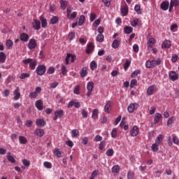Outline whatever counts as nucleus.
<instances>
[{"label": "nucleus", "instance_id": "f257e3e1", "mask_svg": "<svg viewBox=\"0 0 179 179\" xmlns=\"http://www.w3.org/2000/svg\"><path fill=\"white\" fill-rule=\"evenodd\" d=\"M22 64L24 65L29 64V67L31 69V71H34L36 69V66H37V59L27 58L22 60Z\"/></svg>", "mask_w": 179, "mask_h": 179}, {"label": "nucleus", "instance_id": "f03ea898", "mask_svg": "<svg viewBox=\"0 0 179 179\" xmlns=\"http://www.w3.org/2000/svg\"><path fill=\"white\" fill-rule=\"evenodd\" d=\"M45 71H47V68L44 65H39L36 69V72L39 76H43L45 73Z\"/></svg>", "mask_w": 179, "mask_h": 179}, {"label": "nucleus", "instance_id": "7ed1b4c3", "mask_svg": "<svg viewBox=\"0 0 179 179\" xmlns=\"http://www.w3.org/2000/svg\"><path fill=\"white\" fill-rule=\"evenodd\" d=\"M139 107V103L135 102L133 103H130L127 107V111L130 114H132L135 110H138V108Z\"/></svg>", "mask_w": 179, "mask_h": 179}, {"label": "nucleus", "instance_id": "20e7f679", "mask_svg": "<svg viewBox=\"0 0 179 179\" xmlns=\"http://www.w3.org/2000/svg\"><path fill=\"white\" fill-rule=\"evenodd\" d=\"M169 80L172 82H176V80H178V73L177 72L172 71L169 72Z\"/></svg>", "mask_w": 179, "mask_h": 179}, {"label": "nucleus", "instance_id": "39448f33", "mask_svg": "<svg viewBox=\"0 0 179 179\" xmlns=\"http://www.w3.org/2000/svg\"><path fill=\"white\" fill-rule=\"evenodd\" d=\"M71 59V62H73L76 61V55H72L71 53H67L65 61L66 65H69V60Z\"/></svg>", "mask_w": 179, "mask_h": 179}, {"label": "nucleus", "instance_id": "423d86ee", "mask_svg": "<svg viewBox=\"0 0 179 179\" xmlns=\"http://www.w3.org/2000/svg\"><path fill=\"white\" fill-rule=\"evenodd\" d=\"M93 87H94V83L90 81L87 85V97L90 96V94H92V92H93Z\"/></svg>", "mask_w": 179, "mask_h": 179}, {"label": "nucleus", "instance_id": "0eeeda50", "mask_svg": "<svg viewBox=\"0 0 179 179\" xmlns=\"http://www.w3.org/2000/svg\"><path fill=\"white\" fill-rule=\"evenodd\" d=\"M44 103L43 102V100L38 99L35 102V107L39 111H43L44 107Z\"/></svg>", "mask_w": 179, "mask_h": 179}, {"label": "nucleus", "instance_id": "6e6552de", "mask_svg": "<svg viewBox=\"0 0 179 179\" xmlns=\"http://www.w3.org/2000/svg\"><path fill=\"white\" fill-rule=\"evenodd\" d=\"M37 47V42H36V39L31 38L29 40L28 43V48L29 50H34Z\"/></svg>", "mask_w": 179, "mask_h": 179}, {"label": "nucleus", "instance_id": "1a4fd4ad", "mask_svg": "<svg viewBox=\"0 0 179 179\" xmlns=\"http://www.w3.org/2000/svg\"><path fill=\"white\" fill-rule=\"evenodd\" d=\"M160 8L162 10H168L170 9V2H169V1H164L160 4Z\"/></svg>", "mask_w": 179, "mask_h": 179}, {"label": "nucleus", "instance_id": "9d476101", "mask_svg": "<svg viewBox=\"0 0 179 179\" xmlns=\"http://www.w3.org/2000/svg\"><path fill=\"white\" fill-rule=\"evenodd\" d=\"M13 95L14 100L17 101L19 99H20V88H19V87H17L13 91Z\"/></svg>", "mask_w": 179, "mask_h": 179}, {"label": "nucleus", "instance_id": "9b49d317", "mask_svg": "<svg viewBox=\"0 0 179 179\" xmlns=\"http://www.w3.org/2000/svg\"><path fill=\"white\" fill-rule=\"evenodd\" d=\"M142 24V20L138 18H134L132 21H131V26L132 27H136V26H141Z\"/></svg>", "mask_w": 179, "mask_h": 179}, {"label": "nucleus", "instance_id": "f8f14e48", "mask_svg": "<svg viewBox=\"0 0 179 179\" xmlns=\"http://www.w3.org/2000/svg\"><path fill=\"white\" fill-rule=\"evenodd\" d=\"M34 135L38 136L39 138H43L44 136V129H36L34 131Z\"/></svg>", "mask_w": 179, "mask_h": 179}, {"label": "nucleus", "instance_id": "ddd939ff", "mask_svg": "<svg viewBox=\"0 0 179 179\" xmlns=\"http://www.w3.org/2000/svg\"><path fill=\"white\" fill-rule=\"evenodd\" d=\"M32 26L35 30H40L41 27V22H40V20H34Z\"/></svg>", "mask_w": 179, "mask_h": 179}, {"label": "nucleus", "instance_id": "4468645a", "mask_svg": "<svg viewBox=\"0 0 179 179\" xmlns=\"http://www.w3.org/2000/svg\"><path fill=\"white\" fill-rule=\"evenodd\" d=\"M111 101H108L104 106V111L107 113V114H110L111 113Z\"/></svg>", "mask_w": 179, "mask_h": 179}, {"label": "nucleus", "instance_id": "2eb2a0df", "mask_svg": "<svg viewBox=\"0 0 179 179\" xmlns=\"http://www.w3.org/2000/svg\"><path fill=\"white\" fill-rule=\"evenodd\" d=\"M179 6V0H171L169 5V12H171V9L174 7Z\"/></svg>", "mask_w": 179, "mask_h": 179}, {"label": "nucleus", "instance_id": "dca6fc26", "mask_svg": "<svg viewBox=\"0 0 179 179\" xmlns=\"http://www.w3.org/2000/svg\"><path fill=\"white\" fill-rule=\"evenodd\" d=\"M36 127H39V128H43L45 127V121L44 119H37L36 121Z\"/></svg>", "mask_w": 179, "mask_h": 179}, {"label": "nucleus", "instance_id": "f3484780", "mask_svg": "<svg viewBox=\"0 0 179 179\" xmlns=\"http://www.w3.org/2000/svg\"><path fill=\"white\" fill-rule=\"evenodd\" d=\"M93 50H94V44L93 43H89L87 45L86 53L91 54V52H93Z\"/></svg>", "mask_w": 179, "mask_h": 179}, {"label": "nucleus", "instance_id": "a211bd4d", "mask_svg": "<svg viewBox=\"0 0 179 179\" xmlns=\"http://www.w3.org/2000/svg\"><path fill=\"white\" fill-rule=\"evenodd\" d=\"M139 134V128L138 127L134 126L130 131L131 136H136Z\"/></svg>", "mask_w": 179, "mask_h": 179}, {"label": "nucleus", "instance_id": "6ab92c4d", "mask_svg": "<svg viewBox=\"0 0 179 179\" xmlns=\"http://www.w3.org/2000/svg\"><path fill=\"white\" fill-rule=\"evenodd\" d=\"M155 89H156V85H150L148 89H147V94L148 96H152L153 93H155Z\"/></svg>", "mask_w": 179, "mask_h": 179}, {"label": "nucleus", "instance_id": "aec40b11", "mask_svg": "<svg viewBox=\"0 0 179 179\" xmlns=\"http://www.w3.org/2000/svg\"><path fill=\"white\" fill-rule=\"evenodd\" d=\"M155 44H156V40H155L154 38H149L147 43L148 50H150V48H152Z\"/></svg>", "mask_w": 179, "mask_h": 179}, {"label": "nucleus", "instance_id": "412c9836", "mask_svg": "<svg viewBox=\"0 0 179 179\" xmlns=\"http://www.w3.org/2000/svg\"><path fill=\"white\" fill-rule=\"evenodd\" d=\"M20 40L24 43H27V41H29V34L26 33H22L20 36Z\"/></svg>", "mask_w": 179, "mask_h": 179}, {"label": "nucleus", "instance_id": "4be33fe9", "mask_svg": "<svg viewBox=\"0 0 179 179\" xmlns=\"http://www.w3.org/2000/svg\"><path fill=\"white\" fill-rule=\"evenodd\" d=\"M128 10H129L128 6H121L120 12H121L122 16H127L128 15Z\"/></svg>", "mask_w": 179, "mask_h": 179}, {"label": "nucleus", "instance_id": "5701e85b", "mask_svg": "<svg viewBox=\"0 0 179 179\" xmlns=\"http://www.w3.org/2000/svg\"><path fill=\"white\" fill-rule=\"evenodd\" d=\"M120 44H121V41L119 40L115 39L111 45L112 48H114L115 50L118 48L120 47Z\"/></svg>", "mask_w": 179, "mask_h": 179}, {"label": "nucleus", "instance_id": "b1692460", "mask_svg": "<svg viewBox=\"0 0 179 179\" xmlns=\"http://www.w3.org/2000/svg\"><path fill=\"white\" fill-rule=\"evenodd\" d=\"M171 47V42L166 40L162 44V48H170Z\"/></svg>", "mask_w": 179, "mask_h": 179}, {"label": "nucleus", "instance_id": "393cba45", "mask_svg": "<svg viewBox=\"0 0 179 179\" xmlns=\"http://www.w3.org/2000/svg\"><path fill=\"white\" fill-rule=\"evenodd\" d=\"M92 120L99 119V109H94L92 110Z\"/></svg>", "mask_w": 179, "mask_h": 179}, {"label": "nucleus", "instance_id": "a878e982", "mask_svg": "<svg viewBox=\"0 0 179 179\" xmlns=\"http://www.w3.org/2000/svg\"><path fill=\"white\" fill-rule=\"evenodd\" d=\"M6 61V55L3 52H0V64H5Z\"/></svg>", "mask_w": 179, "mask_h": 179}, {"label": "nucleus", "instance_id": "bb28decb", "mask_svg": "<svg viewBox=\"0 0 179 179\" xmlns=\"http://www.w3.org/2000/svg\"><path fill=\"white\" fill-rule=\"evenodd\" d=\"M55 117H58L59 118H61L62 117H64V110L62 109H59L55 111Z\"/></svg>", "mask_w": 179, "mask_h": 179}, {"label": "nucleus", "instance_id": "cd10ccee", "mask_svg": "<svg viewBox=\"0 0 179 179\" xmlns=\"http://www.w3.org/2000/svg\"><path fill=\"white\" fill-rule=\"evenodd\" d=\"M19 142H20V145H26V143H27V142H28L27 138H26L23 136H19Z\"/></svg>", "mask_w": 179, "mask_h": 179}, {"label": "nucleus", "instance_id": "c85d7f7f", "mask_svg": "<svg viewBox=\"0 0 179 179\" xmlns=\"http://www.w3.org/2000/svg\"><path fill=\"white\" fill-rule=\"evenodd\" d=\"M124 31L125 34H131V33H132V31H134V28H132L131 27H129V26H126L124 28Z\"/></svg>", "mask_w": 179, "mask_h": 179}, {"label": "nucleus", "instance_id": "c756f323", "mask_svg": "<svg viewBox=\"0 0 179 179\" xmlns=\"http://www.w3.org/2000/svg\"><path fill=\"white\" fill-rule=\"evenodd\" d=\"M80 75L81 78H85L87 75V69L86 67H83L80 71Z\"/></svg>", "mask_w": 179, "mask_h": 179}, {"label": "nucleus", "instance_id": "7c9ffc66", "mask_svg": "<svg viewBox=\"0 0 179 179\" xmlns=\"http://www.w3.org/2000/svg\"><path fill=\"white\" fill-rule=\"evenodd\" d=\"M96 40L98 43H103L104 41V35L103 34H99L96 36Z\"/></svg>", "mask_w": 179, "mask_h": 179}, {"label": "nucleus", "instance_id": "2f4dec72", "mask_svg": "<svg viewBox=\"0 0 179 179\" xmlns=\"http://www.w3.org/2000/svg\"><path fill=\"white\" fill-rule=\"evenodd\" d=\"M161 118H162V115L159 113H157L154 117V124H157V122H159V121H160Z\"/></svg>", "mask_w": 179, "mask_h": 179}, {"label": "nucleus", "instance_id": "473e14b6", "mask_svg": "<svg viewBox=\"0 0 179 179\" xmlns=\"http://www.w3.org/2000/svg\"><path fill=\"white\" fill-rule=\"evenodd\" d=\"M134 10L138 15H142V9H141V5L136 4L134 6Z\"/></svg>", "mask_w": 179, "mask_h": 179}, {"label": "nucleus", "instance_id": "72a5a7b5", "mask_svg": "<svg viewBox=\"0 0 179 179\" xmlns=\"http://www.w3.org/2000/svg\"><path fill=\"white\" fill-rule=\"evenodd\" d=\"M90 67L92 71H96V69H97V63L94 61H92L90 64Z\"/></svg>", "mask_w": 179, "mask_h": 179}, {"label": "nucleus", "instance_id": "f704fd0d", "mask_svg": "<svg viewBox=\"0 0 179 179\" xmlns=\"http://www.w3.org/2000/svg\"><path fill=\"white\" fill-rule=\"evenodd\" d=\"M6 45L8 50H10L13 46V41H12L10 39L7 40L6 42Z\"/></svg>", "mask_w": 179, "mask_h": 179}, {"label": "nucleus", "instance_id": "c9c22d12", "mask_svg": "<svg viewBox=\"0 0 179 179\" xmlns=\"http://www.w3.org/2000/svg\"><path fill=\"white\" fill-rule=\"evenodd\" d=\"M112 173L115 174H118L120 173V166L118 165H115L112 167Z\"/></svg>", "mask_w": 179, "mask_h": 179}, {"label": "nucleus", "instance_id": "e433bc0d", "mask_svg": "<svg viewBox=\"0 0 179 179\" xmlns=\"http://www.w3.org/2000/svg\"><path fill=\"white\" fill-rule=\"evenodd\" d=\"M76 16H78V13L73 12L71 14L67 16V18L69 19V20H73V19H76Z\"/></svg>", "mask_w": 179, "mask_h": 179}, {"label": "nucleus", "instance_id": "4c0bfd02", "mask_svg": "<svg viewBox=\"0 0 179 179\" xmlns=\"http://www.w3.org/2000/svg\"><path fill=\"white\" fill-rule=\"evenodd\" d=\"M59 20V17L57 16H54L50 19V23L51 24H57Z\"/></svg>", "mask_w": 179, "mask_h": 179}, {"label": "nucleus", "instance_id": "58836bf2", "mask_svg": "<svg viewBox=\"0 0 179 179\" xmlns=\"http://www.w3.org/2000/svg\"><path fill=\"white\" fill-rule=\"evenodd\" d=\"M160 144H158L157 143H155L152 145L151 149L154 152H157L159 150V146Z\"/></svg>", "mask_w": 179, "mask_h": 179}, {"label": "nucleus", "instance_id": "ea45409f", "mask_svg": "<svg viewBox=\"0 0 179 179\" xmlns=\"http://www.w3.org/2000/svg\"><path fill=\"white\" fill-rule=\"evenodd\" d=\"M163 141V136L162 134H159L155 140V143H158V145H160L162 142Z\"/></svg>", "mask_w": 179, "mask_h": 179}, {"label": "nucleus", "instance_id": "a19ab883", "mask_svg": "<svg viewBox=\"0 0 179 179\" xmlns=\"http://www.w3.org/2000/svg\"><path fill=\"white\" fill-rule=\"evenodd\" d=\"M131 66V60H126V62L124 64V71H127L128 69Z\"/></svg>", "mask_w": 179, "mask_h": 179}, {"label": "nucleus", "instance_id": "79ce46f5", "mask_svg": "<svg viewBox=\"0 0 179 179\" xmlns=\"http://www.w3.org/2000/svg\"><path fill=\"white\" fill-rule=\"evenodd\" d=\"M79 135V130L74 129L71 131V136L72 138H76Z\"/></svg>", "mask_w": 179, "mask_h": 179}, {"label": "nucleus", "instance_id": "37998d69", "mask_svg": "<svg viewBox=\"0 0 179 179\" xmlns=\"http://www.w3.org/2000/svg\"><path fill=\"white\" fill-rule=\"evenodd\" d=\"M20 79H26V78H30V73H22L19 76Z\"/></svg>", "mask_w": 179, "mask_h": 179}, {"label": "nucleus", "instance_id": "c03bdc74", "mask_svg": "<svg viewBox=\"0 0 179 179\" xmlns=\"http://www.w3.org/2000/svg\"><path fill=\"white\" fill-rule=\"evenodd\" d=\"M62 75H66L68 73V69H66V66L62 64L61 68Z\"/></svg>", "mask_w": 179, "mask_h": 179}, {"label": "nucleus", "instance_id": "a18cd8bd", "mask_svg": "<svg viewBox=\"0 0 179 179\" xmlns=\"http://www.w3.org/2000/svg\"><path fill=\"white\" fill-rule=\"evenodd\" d=\"M85 23V15H80L78 20V25L82 26Z\"/></svg>", "mask_w": 179, "mask_h": 179}, {"label": "nucleus", "instance_id": "49530a36", "mask_svg": "<svg viewBox=\"0 0 179 179\" xmlns=\"http://www.w3.org/2000/svg\"><path fill=\"white\" fill-rule=\"evenodd\" d=\"M106 156H108V157L113 156L114 155V150H113L111 148L107 150L106 152Z\"/></svg>", "mask_w": 179, "mask_h": 179}, {"label": "nucleus", "instance_id": "de8ad7c7", "mask_svg": "<svg viewBox=\"0 0 179 179\" xmlns=\"http://www.w3.org/2000/svg\"><path fill=\"white\" fill-rule=\"evenodd\" d=\"M41 27L45 29V27H47V19L42 17L41 19Z\"/></svg>", "mask_w": 179, "mask_h": 179}, {"label": "nucleus", "instance_id": "09e8293b", "mask_svg": "<svg viewBox=\"0 0 179 179\" xmlns=\"http://www.w3.org/2000/svg\"><path fill=\"white\" fill-rule=\"evenodd\" d=\"M174 121H176V117L172 116L171 117L168 121H167V125L168 127H169V125H171V124H173V122H174Z\"/></svg>", "mask_w": 179, "mask_h": 179}, {"label": "nucleus", "instance_id": "8fccbe9b", "mask_svg": "<svg viewBox=\"0 0 179 179\" xmlns=\"http://www.w3.org/2000/svg\"><path fill=\"white\" fill-rule=\"evenodd\" d=\"M43 166L45 167V169H52V164L49 162H43Z\"/></svg>", "mask_w": 179, "mask_h": 179}, {"label": "nucleus", "instance_id": "3c124183", "mask_svg": "<svg viewBox=\"0 0 179 179\" xmlns=\"http://www.w3.org/2000/svg\"><path fill=\"white\" fill-rule=\"evenodd\" d=\"M7 160H8L10 163H16V159H15V157H13L12 155L7 156Z\"/></svg>", "mask_w": 179, "mask_h": 179}, {"label": "nucleus", "instance_id": "603ef678", "mask_svg": "<svg viewBox=\"0 0 179 179\" xmlns=\"http://www.w3.org/2000/svg\"><path fill=\"white\" fill-rule=\"evenodd\" d=\"M104 148H106V141H102L100 142L99 149V150H103V149H104Z\"/></svg>", "mask_w": 179, "mask_h": 179}, {"label": "nucleus", "instance_id": "864d4df0", "mask_svg": "<svg viewBox=\"0 0 179 179\" xmlns=\"http://www.w3.org/2000/svg\"><path fill=\"white\" fill-rule=\"evenodd\" d=\"M61 9L65 10L66 9V3L64 0H60Z\"/></svg>", "mask_w": 179, "mask_h": 179}, {"label": "nucleus", "instance_id": "5fc2aeb1", "mask_svg": "<svg viewBox=\"0 0 179 179\" xmlns=\"http://www.w3.org/2000/svg\"><path fill=\"white\" fill-rule=\"evenodd\" d=\"M38 94L36 93L35 91L29 93L30 99H37Z\"/></svg>", "mask_w": 179, "mask_h": 179}, {"label": "nucleus", "instance_id": "6e6d98bb", "mask_svg": "<svg viewBox=\"0 0 179 179\" xmlns=\"http://www.w3.org/2000/svg\"><path fill=\"white\" fill-rule=\"evenodd\" d=\"M54 72H55V69L52 66L49 67L47 71V73L48 75H52V73H54Z\"/></svg>", "mask_w": 179, "mask_h": 179}, {"label": "nucleus", "instance_id": "4d7b16f0", "mask_svg": "<svg viewBox=\"0 0 179 179\" xmlns=\"http://www.w3.org/2000/svg\"><path fill=\"white\" fill-rule=\"evenodd\" d=\"M139 74H141V70L137 69V70H135V71L131 73V78H136V76L137 75H139Z\"/></svg>", "mask_w": 179, "mask_h": 179}, {"label": "nucleus", "instance_id": "13d9d810", "mask_svg": "<svg viewBox=\"0 0 179 179\" xmlns=\"http://www.w3.org/2000/svg\"><path fill=\"white\" fill-rule=\"evenodd\" d=\"M9 94H10V91L9 90H4V91L2 93L3 97H8Z\"/></svg>", "mask_w": 179, "mask_h": 179}, {"label": "nucleus", "instance_id": "bf43d9fd", "mask_svg": "<svg viewBox=\"0 0 179 179\" xmlns=\"http://www.w3.org/2000/svg\"><path fill=\"white\" fill-rule=\"evenodd\" d=\"M136 83H138V81L136 79H132L130 83V87L132 89L134 86H136Z\"/></svg>", "mask_w": 179, "mask_h": 179}, {"label": "nucleus", "instance_id": "052dcab7", "mask_svg": "<svg viewBox=\"0 0 179 179\" xmlns=\"http://www.w3.org/2000/svg\"><path fill=\"white\" fill-rule=\"evenodd\" d=\"M178 55L175 54L173 55H172L171 57V62L173 63H176V61H178Z\"/></svg>", "mask_w": 179, "mask_h": 179}, {"label": "nucleus", "instance_id": "680f3d73", "mask_svg": "<svg viewBox=\"0 0 179 179\" xmlns=\"http://www.w3.org/2000/svg\"><path fill=\"white\" fill-rule=\"evenodd\" d=\"M110 135L111 138H115L117 136V129H113Z\"/></svg>", "mask_w": 179, "mask_h": 179}, {"label": "nucleus", "instance_id": "e2e57ef3", "mask_svg": "<svg viewBox=\"0 0 179 179\" xmlns=\"http://www.w3.org/2000/svg\"><path fill=\"white\" fill-rule=\"evenodd\" d=\"M55 155L57 156V157H61V151H59V149L55 148Z\"/></svg>", "mask_w": 179, "mask_h": 179}, {"label": "nucleus", "instance_id": "0e129e2a", "mask_svg": "<svg viewBox=\"0 0 179 179\" xmlns=\"http://www.w3.org/2000/svg\"><path fill=\"white\" fill-rule=\"evenodd\" d=\"M172 141H173V143L175 145H178L179 144V138H178V137L174 136L173 137V138H172Z\"/></svg>", "mask_w": 179, "mask_h": 179}, {"label": "nucleus", "instance_id": "69168bd1", "mask_svg": "<svg viewBox=\"0 0 179 179\" xmlns=\"http://www.w3.org/2000/svg\"><path fill=\"white\" fill-rule=\"evenodd\" d=\"M22 164H24V166H25L26 167H29L30 166V161L28 159H23L22 160Z\"/></svg>", "mask_w": 179, "mask_h": 179}, {"label": "nucleus", "instance_id": "338daca9", "mask_svg": "<svg viewBox=\"0 0 179 179\" xmlns=\"http://www.w3.org/2000/svg\"><path fill=\"white\" fill-rule=\"evenodd\" d=\"M96 19V14L94 13H91L90 16V22H94Z\"/></svg>", "mask_w": 179, "mask_h": 179}, {"label": "nucleus", "instance_id": "774afa93", "mask_svg": "<svg viewBox=\"0 0 179 179\" xmlns=\"http://www.w3.org/2000/svg\"><path fill=\"white\" fill-rule=\"evenodd\" d=\"M68 38L69 40H71V41L73 40V38H75V32L69 33L68 36Z\"/></svg>", "mask_w": 179, "mask_h": 179}]
</instances>
